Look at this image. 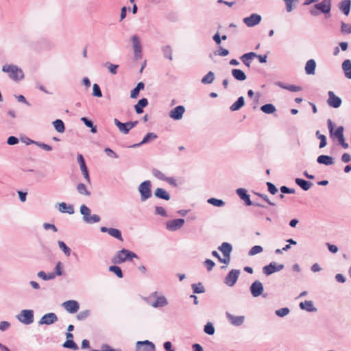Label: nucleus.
<instances>
[{
  "label": "nucleus",
  "mask_w": 351,
  "mask_h": 351,
  "mask_svg": "<svg viewBox=\"0 0 351 351\" xmlns=\"http://www.w3.org/2000/svg\"><path fill=\"white\" fill-rule=\"evenodd\" d=\"M134 258H138V256L133 252L127 249H122L113 256L112 263L114 265H121L124 262L130 261Z\"/></svg>",
  "instance_id": "nucleus-1"
},
{
  "label": "nucleus",
  "mask_w": 351,
  "mask_h": 351,
  "mask_svg": "<svg viewBox=\"0 0 351 351\" xmlns=\"http://www.w3.org/2000/svg\"><path fill=\"white\" fill-rule=\"evenodd\" d=\"M331 0H322L321 2L313 5V7L309 10V13L313 16H318L319 14V11L324 14H329L331 10Z\"/></svg>",
  "instance_id": "nucleus-2"
},
{
  "label": "nucleus",
  "mask_w": 351,
  "mask_h": 351,
  "mask_svg": "<svg viewBox=\"0 0 351 351\" xmlns=\"http://www.w3.org/2000/svg\"><path fill=\"white\" fill-rule=\"evenodd\" d=\"M328 123V128L329 130V132L330 134V136H335L338 141L339 143L344 148L347 149L348 147V143H347L345 141V138L343 136V126H339L335 132H334V124L332 121L329 119L327 121Z\"/></svg>",
  "instance_id": "nucleus-3"
},
{
  "label": "nucleus",
  "mask_w": 351,
  "mask_h": 351,
  "mask_svg": "<svg viewBox=\"0 0 351 351\" xmlns=\"http://www.w3.org/2000/svg\"><path fill=\"white\" fill-rule=\"evenodd\" d=\"M2 71L9 73V77L14 81H20L24 78V73L21 69L14 64H5Z\"/></svg>",
  "instance_id": "nucleus-4"
},
{
  "label": "nucleus",
  "mask_w": 351,
  "mask_h": 351,
  "mask_svg": "<svg viewBox=\"0 0 351 351\" xmlns=\"http://www.w3.org/2000/svg\"><path fill=\"white\" fill-rule=\"evenodd\" d=\"M80 212L83 216V221L89 224L98 223L100 221V217L98 215H90V209L85 204H82L80 206Z\"/></svg>",
  "instance_id": "nucleus-5"
},
{
  "label": "nucleus",
  "mask_w": 351,
  "mask_h": 351,
  "mask_svg": "<svg viewBox=\"0 0 351 351\" xmlns=\"http://www.w3.org/2000/svg\"><path fill=\"white\" fill-rule=\"evenodd\" d=\"M138 191L141 194V202H145L152 197V183L149 180H145L138 186Z\"/></svg>",
  "instance_id": "nucleus-6"
},
{
  "label": "nucleus",
  "mask_w": 351,
  "mask_h": 351,
  "mask_svg": "<svg viewBox=\"0 0 351 351\" xmlns=\"http://www.w3.org/2000/svg\"><path fill=\"white\" fill-rule=\"evenodd\" d=\"M16 317L21 323L29 325L34 322V311L30 309L22 310Z\"/></svg>",
  "instance_id": "nucleus-7"
},
{
  "label": "nucleus",
  "mask_w": 351,
  "mask_h": 351,
  "mask_svg": "<svg viewBox=\"0 0 351 351\" xmlns=\"http://www.w3.org/2000/svg\"><path fill=\"white\" fill-rule=\"evenodd\" d=\"M236 193L239 196V197L245 202V204L247 206H254L264 208H267L265 205H263L259 202H252L250 199V195L247 193V191L245 189L239 188L237 189Z\"/></svg>",
  "instance_id": "nucleus-8"
},
{
  "label": "nucleus",
  "mask_w": 351,
  "mask_h": 351,
  "mask_svg": "<svg viewBox=\"0 0 351 351\" xmlns=\"http://www.w3.org/2000/svg\"><path fill=\"white\" fill-rule=\"evenodd\" d=\"M135 351H156V346L149 340L138 341L135 345Z\"/></svg>",
  "instance_id": "nucleus-9"
},
{
  "label": "nucleus",
  "mask_w": 351,
  "mask_h": 351,
  "mask_svg": "<svg viewBox=\"0 0 351 351\" xmlns=\"http://www.w3.org/2000/svg\"><path fill=\"white\" fill-rule=\"evenodd\" d=\"M284 267L283 264H277L276 262H271L269 265L263 267V272L266 276H269L275 272L281 271Z\"/></svg>",
  "instance_id": "nucleus-10"
},
{
  "label": "nucleus",
  "mask_w": 351,
  "mask_h": 351,
  "mask_svg": "<svg viewBox=\"0 0 351 351\" xmlns=\"http://www.w3.org/2000/svg\"><path fill=\"white\" fill-rule=\"evenodd\" d=\"M239 274V269H232L225 277L224 283L228 287H233L236 284Z\"/></svg>",
  "instance_id": "nucleus-11"
},
{
  "label": "nucleus",
  "mask_w": 351,
  "mask_h": 351,
  "mask_svg": "<svg viewBox=\"0 0 351 351\" xmlns=\"http://www.w3.org/2000/svg\"><path fill=\"white\" fill-rule=\"evenodd\" d=\"M328 98L326 102L330 107L338 108L341 106L342 100L339 97L337 96L333 91H328Z\"/></svg>",
  "instance_id": "nucleus-12"
},
{
  "label": "nucleus",
  "mask_w": 351,
  "mask_h": 351,
  "mask_svg": "<svg viewBox=\"0 0 351 351\" xmlns=\"http://www.w3.org/2000/svg\"><path fill=\"white\" fill-rule=\"evenodd\" d=\"M58 320V316L55 313H48L43 315L38 321L39 325H51Z\"/></svg>",
  "instance_id": "nucleus-13"
},
{
  "label": "nucleus",
  "mask_w": 351,
  "mask_h": 351,
  "mask_svg": "<svg viewBox=\"0 0 351 351\" xmlns=\"http://www.w3.org/2000/svg\"><path fill=\"white\" fill-rule=\"evenodd\" d=\"M250 290L252 295L254 298H257L263 294L264 287L262 282L256 280L251 285Z\"/></svg>",
  "instance_id": "nucleus-14"
},
{
  "label": "nucleus",
  "mask_w": 351,
  "mask_h": 351,
  "mask_svg": "<svg viewBox=\"0 0 351 351\" xmlns=\"http://www.w3.org/2000/svg\"><path fill=\"white\" fill-rule=\"evenodd\" d=\"M185 221L184 219H176L167 222V229L170 231H176L181 228Z\"/></svg>",
  "instance_id": "nucleus-15"
},
{
  "label": "nucleus",
  "mask_w": 351,
  "mask_h": 351,
  "mask_svg": "<svg viewBox=\"0 0 351 351\" xmlns=\"http://www.w3.org/2000/svg\"><path fill=\"white\" fill-rule=\"evenodd\" d=\"M77 162L80 165V169L82 172V174L85 178V180L88 182H90V176H89V173H88V168L86 167V162H85V160H84V158L83 157V156L80 154H79L77 156Z\"/></svg>",
  "instance_id": "nucleus-16"
},
{
  "label": "nucleus",
  "mask_w": 351,
  "mask_h": 351,
  "mask_svg": "<svg viewBox=\"0 0 351 351\" xmlns=\"http://www.w3.org/2000/svg\"><path fill=\"white\" fill-rule=\"evenodd\" d=\"M62 306L69 313H75L80 308L79 303L75 300H68L62 303Z\"/></svg>",
  "instance_id": "nucleus-17"
},
{
  "label": "nucleus",
  "mask_w": 351,
  "mask_h": 351,
  "mask_svg": "<svg viewBox=\"0 0 351 351\" xmlns=\"http://www.w3.org/2000/svg\"><path fill=\"white\" fill-rule=\"evenodd\" d=\"M261 21V16L258 14H252L250 16L243 19L244 23L247 27H254Z\"/></svg>",
  "instance_id": "nucleus-18"
},
{
  "label": "nucleus",
  "mask_w": 351,
  "mask_h": 351,
  "mask_svg": "<svg viewBox=\"0 0 351 351\" xmlns=\"http://www.w3.org/2000/svg\"><path fill=\"white\" fill-rule=\"evenodd\" d=\"M100 230L102 232H108L111 237H114L121 241H123L121 232L117 228L102 226L101 227Z\"/></svg>",
  "instance_id": "nucleus-19"
},
{
  "label": "nucleus",
  "mask_w": 351,
  "mask_h": 351,
  "mask_svg": "<svg viewBox=\"0 0 351 351\" xmlns=\"http://www.w3.org/2000/svg\"><path fill=\"white\" fill-rule=\"evenodd\" d=\"M185 112L183 106H178L170 111L169 117L174 120H180Z\"/></svg>",
  "instance_id": "nucleus-20"
},
{
  "label": "nucleus",
  "mask_w": 351,
  "mask_h": 351,
  "mask_svg": "<svg viewBox=\"0 0 351 351\" xmlns=\"http://www.w3.org/2000/svg\"><path fill=\"white\" fill-rule=\"evenodd\" d=\"M134 53L136 59L141 58V44L137 36L134 35L132 37Z\"/></svg>",
  "instance_id": "nucleus-21"
},
{
  "label": "nucleus",
  "mask_w": 351,
  "mask_h": 351,
  "mask_svg": "<svg viewBox=\"0 0 351 351\" xmlns=\"http://www.w3.org/2000/svg\"><path fill=\"white\" fill-rule=\"evenodd\" d=\"M226 317L232 325L236 326L242 325L245 320L244 316H234L228 312L226 313Z\"/></svg>",
  "instance_id": "nucleus-22"
},
{
  "label": "nucleus",
  "mask_w": 351,
  "mask_h": 351,
  "mask_svg": "<svg viewBox=\"0 0 351 351\" xmlns=\"http://www.w3.org/2000/svg\"><path fill=\"white\" fill-rule=\"evenodd\" d=\"M114 123L115 125L118 128L120 132L127 134L129 133L130 128L128 125V122L126 123H121L119 119H114Z\"/></svg>",
  "instance_id": "nucleus-23"
},
{
  "label": "nucleus",
  "mask_w": 351,
  "mask_h": 351,
  "mask_svg": "<svg viewBox=\"0 0 351 351\" xmlns=\"http://www.w3.org/2000/svg\"><path fill=\"white\" fill-rule=\"evenodd\" d=\"M351 0H343L339 3V10L346 15L348 16L350 12Z\"/></svg>",
  "instance_id": "nucleus-24"
},
{
  "label": "nucleus",
  "mask_w": 351,
  "mask_h": 351,
  "mask_svg": "<svg viewBox=\"0 0 351 351\" xmlns=\"http://www.w3.org/2000/svg\"><path fill=\"white\" fill-rule=\"evenodd\" d=\"M154 195L158 199L165 200H169L171 198L170 194L162 188H157L154 191Z\"/></svg>",
  "instance_id": "nucleus-25"
},
{
  "label": "nucleus",
  "mask_w": 351,
  "mask_h": 351,
  "mask_svg": "<svg viewBox=\"0 0 351 351\" xmlns=\"http://www.w3.org/2000/svg\"><path fill=\"white\" fill-rule=\"evenodd\" d=\"M219 250H220L224 257H228L230 256V253L232 250V245L227 242H223L219 247Z\"/></svg>",
  "instance_id": "nucleus-26"
},
{
  "label": "nucleus",
  "mask_w": 351,
  "mask_h": 351,
  "mask_svg": "<svg viewBox=\"0 0 351 351\" xmlns=\"http://www.w3.org/2000/svg\"><path fill=\"white\" fill-rule=\"evenodd\" d=\"M58 210L62 213H68L72 215L74 213V207L73 205H67L65 202H61L58 204Z\"/></svg>",
  "instance_id": "nucleus-27"
},
{
  "label": "nucleus",
  "mask_w": 351,
  "mask_h": 351,
  "mask_svg": "<svg viewBox=\"0 0 351 351\" xmlns=\"http://www.w3.org/2000/svg\"><path fill=\"white\" fill-rule=\"evenodd\" d=\"M299 306L301 309L305 310L308 312L317 311V308L313 306V302L311 300H306L304 302H302L300 303Z\"/></svg>",
  "instance_id": "nucleus-28"
},
{
  "label": "nucleus",
  "mask_w": 351,
  "mask_h": 351,
  "mask_svg": "<svg viewBox=\"0 0 351 351\" xmlns=\"http://www.w3.org/2000/svg\"><path fill=\"white\" fill-rule=\"evenodd\" d=\"M316 62L313 59L308 60L305 65V72L307 75H314L315 73Z\"/></svg>",
  "instance_id": "nucleus-29"
},
{
  "label": "nucleus",
  "mask_w": 351,
  "mask_h": 351,
  "mask_svg": "<svg viewBox=\"0 0 351 351\" xmlns=\"http://www.w3.org/2000/svg\"><path fill=\"white\" fill-rule=\"evenodd\" d=\"M342 70L344 73L346 77L351 79V60L347 59L342 63Z\"/></svg>",
  "instance_id": "nucleus-30"
},
{
  "label": "nucleus",
  "mask_w": 351,
  "mask_h": 351,
  "mask_svg": "<svg viewBox=\"0 0 351 351\" xmlns=\"http://www.w3.org/2000/svg\"><path fill=\"white\" fill-rule=\"evenodd\" d=\"M156 138H157V135L155 133L149 132L144 136V138H143L141 142L134 144L132 147H140L141 145L147 143L150 141L155 140Z\"/></svg>",
  "instance_id": "nucleus-31"
},
{
  "label": "nucleus",
  "mask_w": 351,
  "mask_h": 351,
  "mask_svg": "<svg viewBox=\"0 0 351 351\" xmlns=\"http://www.w3.org/2000/svg\"><path fill=\"white\" fill-rule=\"evenodd\" d=\"M317 161L318 163L325 165H332L334 164L333 158L327 155H320L318 156Z\"/></svg>",
  "instance_id": "nucleus-32"
},
{
  "label": "nucleus",
  "mask_w": 351,
  "mask_h": 351,
  "mask_svg": "<svg viewBox=\"0 0 351 351\" xmlns=\"http://www.w3.org/2000/svg\"><path fill=\"white\" fill-rule=\"evenodd\" d=\"M256 53L254 52H249L247 53L243 54L240 59L241 60L242 62L247 67L250 66L251 64V60L252 58H255Z\"/></svg>",
  "instance_id": "nucleus-33"
},
{
  "label": "nucleus",
  "mask_w": 351,
  "mask_h": 351,
  "mask_svg": "<svg viewBox=\"0 0 351 351\" xmlns=\"http://www.w3.org/2000/svg\"><path fill=\"white\" fill-rule=\"evenodd\" d=\"M148 105V101L146 98L141 99L138 103L134 106L135 111L137 114L143 112V108Z\"/></svg>",
  "instance_id": "nucleus-34"
},
{
  "label": "nucleus",
  "mask_w": 351,
  "mask_h": 351,
  "mask_svg": "<svg viewBox=\"0 0 351 351\" xmlns=\"http://www.w3.org/2000/svg\"><path fill=\"white\" fill-rule=\"evenodd\" d=\"M276 84L283 89L288 90L291 92H298L302 90V87L296 85H286L280 82H276Z\"/></svg>",
  "instance_id": "nucleus-35"
},
{
  "label": "nucleus",
  "mask_w": 351,
  "mask_h": 351,
  "mask_svg": "<svg viewBox=\"0 0 351 351\" xmlns=\"http://www.w3.org/2000/svg\"><path fill=\"white\" fill-rule=\"evenodd\" d=\"M245 104V99L243 96L239 97L237 100L233 103L230 107V110L231 111H237L241 109Z\"/></svg>",
  "instance_id": "nucleus-36"
},
{
  "label": "nucleus",
  "mask_w": 351,
  "mask_h": 351,
  "mask_svg": "<svg viewBox=\"0 0 351 351\" xmlns=\"http://www.w3.org/2000/svg\"><path fill=\"white\" fill-rule=\"evenodd\" d=\"M232 75L235 80L239 81H244L247 77L245 73L242 70L237 69L232 70Z\"/></svg>",
  "instance_id": "nucleus-37"
},
{
  "label": "nucleus",
  "mask_w": 351,
  "mask_h": 351,
  "mask_svg": "<svg viewBox=\"0 0 351 351\" xmlns=\"http://www.w3.org/2000/svg\"><path fill=\"white\" fill-rule=\"evenodd\" d=\"M295 183L300 186L304 191H308L311 186L313 185V183L303 180L302 178H296L295 180Z\"/></svg>",
  "instance_id": "nucleus-38"
},
{
  "label": "nucleus",
  "mask_w": 351,
  "mask_h": 351,
  "mask_svg": "<svg viewBox=\"0 0 351 351\" xmlns=\"http://www.w3.org/2000/svg\"><path fill=\"white\" fill-rule=\"evenodd\" d=\"M168 304L167 300L165 296L158 297L153 303L152 306L154 308L163 307Z\"/></svg>",
  "instance_id": "nucleus-39"
},
{
  "label": "nucleus",
  "mask_w": 351,
  "mask_h": 351,
  "mask_svg": "<svg viewBox=\"0 0 351 351\" xmlns=\"http://www.w3.org/2000/svg\"><path fill=\"white\" fill-rule=\"evenodd\" d=\"M53 125L55 130L60 133H63L65 131V125L61 119H56L53 121Z\"/></svg>",
  "instance_id": "nucleus-40"
},
{
  "label": "nucleus",
  "mask_w": 351,
  "mask_h": 351,
  "mask_svg": "<svg viewBox=\"0 0 351 351\" xmlns=\"http://www.w3.org/2000/svg\"><path fill=\"white\" fill-rule=\"evenodd\" d=\"M145 87L143 82H140L137 84L136 86L131 90L130 97L136 98L138 96L141 90H143Z\"/></svg>",
  "instance_id": "nucleus-41"
},
{
  "label": "nucleus",
  "mask_w": 351,
  "mask_h": 351,
  "mask_svg": "<svg viewBox=\"0 0 351 351\" xmlns=\"http://www.w3.org/2000/svg\"><path fill=\"white\" fill-rule=\"evenodd\" d=\"M81 121L84 123V125L90 128V131L92 133L95 134L97 132V126L93 124V122L88 119L86 117H82Z\"/></svg>",
  "instance_id": "nucleus-42"
},
{
  "label": "nucleus",
  "mask_w": 351,
  "mask_h": 351,
  "mask_svg": "<svg viewBox=\"0 0 351 351\" xmlns=\"http://www.w3.org/2000/svg\"><path fill=\"white\" fill-rule=\"evenodd\" d=\"M261 111L265 114H273L276 111V108L272 104H267L261 107Z\"/></svg>",
  "instance_id": "nucleus-43"
},
{
  "label": "nucleus",
  "mask_w": 351,
  "mask_h": 351,
  "mask_svg": "<svg viewBox=\"0 0 351 351\" xmlns=\"http://www.w3.org/2000/svg\"><path fill=\"white\" fill-rule=\"evenodd\" d=\"M215 80V74L213 71H209L205 76L201 80V82L204 84H209L213 83Z\"/></svg>",
  "instance_id": "nucleus-44"
},
{
  "label": "nucleus",
  "mask_w": 351,
  "mask_h": 351,
  "mask_svg": "<svg viewBox=\"0 0 351 351\" xmlns=\"http://www.w3.org/2000/svg\"><path fill=\"white\" fill-rule=\"evenodd\" d=\"M191 287L193 293H203L205 292V288L202 282L192 284Z\"/></svg>",
  "instance_id": "nucleus-45"
},
{
  "label": "nucleus",
  "mask_w": 351,
  "mask_h": 351,
  "mask_svg": "<svg viewBox=\"0 0 351 351\" xmlns=\"http://www.w3.org/2000/svg\"><path fill=\"white\" fill-rule=\"evenodd\" d=\"M77 191L81 195H84L86 196L90 195V192L87 190L86 185L83 183H79L77 185Z\"/></svg>",
  "instance_id": "nucleus-46"
},
{
  "label": "nucleus",
  "mask_w": 351,
  "mask_h": 351,
  "mask_svg": "<svg viewBox=\"0 0 351 351\" xmlns=\"http://www.w3.org/2000/svg\"><path fill=\"white\" fill-rule=\"evenodd\" d=\"M62 346L65 348H69L73 350H77L79 349L78 346L74 342L73 339H66V341L63 343Z\"/></svg>",
  "instance_id": "nucleus-47"
},
{
  "label": "nucleus",
  "mask_w": 351,
  "mask_h": 351,
  "mask_svg": "<svg viewBox=\"0 0 351 351\" xmlns=\"http://www.w3.org/2000/svg\"><path fill=\"white\" fill-rule=\"evenodd\" d=\"M104 66L107 68L111 74L116 75L117 73V69L119 67L118 64H114L109 62H107L104 64Z\"/></svg>",
  "instance_id": "nucleus-48"
},
{
  "label": "nucleus",
  "mask_w": 351,
  "mask_h": 351,
  "mask_svg": "<svg viewBox=\"0 0 351 351\" xmlns=\"http://www.w3.org/2000/svg\"><path fill=\"white\" fill-rule=\"evenodd\" d=\"M208 203L217 207H222L225 205V202L215 197H210L207 200Z\"/></svg>",
  "instance_id": "nucleus-49"
},
{
  "label": "nucleus",
  "mask_w": 351,
  "mask_h": 351,
  "mask_svg": "<svg viewBox=\"0 0 351 351\" xmlns=\"http://www.w3.org/2000/svg\"><path fill=\"white\" fill-rule=\"evenodd\" d=\"M109 271L113 272L119 278H122L123 276L121 269L117 265L110 266Z\"/></svg>",
  "instance_id": "nucleus-50"
},
{
  "label": "nucleus",
  "mask_w": 351,
  "mask_h": 351,
  "mask_svg": "<svg viewBox=\"0 0 351 351\" xmlns=\"http://www.w3.org/2000/svg\"><path fill=\"white\" fill-rule=\"evenodd\" d=\"M58 244L66 256L71 255V250L63 241H58Z\"/></svg>",
  "instance_id": "nucleus-51"
},
{
  "label": "nucleus",
  "mask_w": 351,
  "mask_h": 351,
  "mask_svg": "<svg viewBox=\"0 0 351 351\" xmlns=\"http://www.w3.org/2000/svg\"><path fill=\"white\" fill-rule=\"evenodd\" d=\"M164 56L169 59V60H172V49L170 46H165L162 49Z\"/></svg>",
  "instance_id": "nucleus-52"
},
{
  "label": "nucleus",
  "mask_w": 351,
  "mask_h": 351,
  "mask_svg": "<svg viewBox=\"0 0 351 351\" xmlns=\"http://www.w3.org/2000/svg\"><path fill=\"white\" fill-rule=\"evenodd\" d=\"M341 32L343 34H351V24L341 22Z\"/></svg>",
  "instance_id": "nucleus-53"
},
{
  "label": "nucleus",
  "mask_w": 351,
  "mask_h": 351,
  "mask_svg": "<svg viewBox=\"0 0 351 351\" xmlns=\"http://www.w3.org/2000/svg\"><path fill=\"white\" fill-rule=\"evenodd\" d=\"M204 331L205 333H206L209 335H214L215 330V327L213 326V324L211 322H208L204 326Z\"/></svg>",
  "instance_id": "nucleus-54"
},
{
  "label": "nucleus",
  "mask_w": 351,
  "mask_h": 351,
  "mask_svg": "<svg viewBox=\"0 0 351 351\" xmlns=\"http://www.w3.org/2000/svg\"><path fill=\"white\" fill-rule=\"evenodd\" d=\"M263 251V248L261 245H254L253 246L249 251V256H254L257 254H259Z\"/></svg>",
  "instance_id": "nucleus-55"
},
{
  "label": "nucleus",
  "mask_w": 351,
  "mask_h": 351,
  "mask_svg": "<svg viewBox=\"0 0 351 351\" xmlns=\"http://www.w3.org/2000/svg\"><path fill=\"white\" fill-rule=\"evenodd\" d=\"M316 136L320 140L319 147V148L324 147L327 144L326 136L324 134H321L319 133V131L316 132Z\"/></svg>",
  "instance_id": "nucleus-56"
},
{
  "label": "nucleus",
  "mask_w": 351,
  "mask_h": 351,
  "mask_svg": "<svg viewBox=\"0 0 351 351\" xmlns=\"http://www.w3.org/2000/svg\"><path fill=\"white\" fill-rule=\"evenodd\" d=\"M93 95L97 97H101L102 93L99 86L97 84H94L93 86Z\"/></svg>",
  "instance_id": "nucleus-57"
},
{
  "label": "nucleus",
  "mask_w": 351,
  "mask_h": 351,
  "mask_svg": "<svg viewBox=\"0 0 351 351\" xmlns=\"http://www.w3.org/2000/svg\"><path fill=\"white\" fill-rule=\"evenodd\" d=\"M154 210H155V211H154L155 215H160V216L165 217H167V213L163 207L156 206H155Z\"/></svg>",
  "instance_id": "nucleus-58"
},
{
  "label": "nucleus",
  "mask_w": 351,
  "mask_h": 351,
  "mask_svg": "<svg viewBox=\"0 0 351 351\" xmlns=\"http://www.w3.org/2000/svg\"><path fill=\"white\" fill-rule=\"evenodd\" d=\"M289 312H290L289 308L287 307H285V308H281L280 309L276 310V314L278 317H283L286 316L287 315H288L289 313Z\"/></svg>",
  "instance_id": "nucleus-59"
},
{
  "label": "nucleus",
  "mask_w": 351,
  "mask_h": 351,
  "mask_svg": "<svg viewBox=\"0 0 351 351\" xmlns=\"http://www.w3.org/2000/svg\"><path fill=\"white\" fill-rule=\"evenodd\" d=\"M89 315H90L89 310L82 311H80L77 315V319L78 320L82 321V320H84L85 319H86Z\"/></svg>",
  "instance_id": "nucleus-60"
},
{
  "label": "nucleus",
  "mask_w": 351,
  "mask_h": 351,
  "mask_svg": "<svg viewBox=\"0 0 351 351\" xmlns=\"http://www.w3.org/2000/svg\"><path fill=\"white\" fill-rule=\"evenodd\" d=\"M152 173L156 178H157L159 180L164 181L165 180H166V176H165V174L158 169H154L152 171Z\"/></svg>",
  "instance_id": "nucleus-61"
},
{
  "label": "nucleus",
  "mask_w": 351,
  "mask_h": 351,
  "mask_svg": "<svg viewBox=\"0 0 351 351\" xmlns=\"http://www.w3.org/2000/svg\"><path fill=\"white\" fill-rule=\"evenodd\" d=\"M53 273L55 274V275L56 276H61L62 274V263L60 261H58L56 263V265L55 267Z\"/></svg>",
  "instance_id": "nucleus-62"
},
{
  "label": "nucleus",
  "mask_w": 351,
  "mask_h": 351,
  "mask_svg": "<svg viewBox=\"0 0 351 351\" xmlns=\"http://www.w3.org/2000/svg\"><path fill=\"white\" fill-rule=\"evenodd\" d=\"M266 184L267 186L268 191L271 194L275 195L278 192V189L276 188V186L273 183H271L270 182H267L266 183Z\"/></svg>",
  "instance_id": "nucleus-63"
},
{
  "label": "nucleus",
  "mask_w": 351,
  "mask_h": 351,
  "mask_svg": "<svg viewBox=\"0 0 351 351\" xmlns=\"http://www.w3.org/2000/svg\"><path fill=\"white\" fill-rule=\"evenodd\" d=\"M35 145H36L40 148H41L44 150L48 151V152H50L52 150V147L51 145L45 144L42 142L37 141L36 143H35Z\"/></svg>",
  "instance_id": "nucleus-64"
}]
</instances>
